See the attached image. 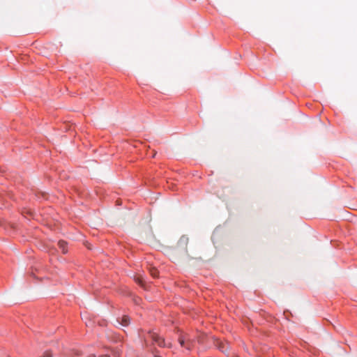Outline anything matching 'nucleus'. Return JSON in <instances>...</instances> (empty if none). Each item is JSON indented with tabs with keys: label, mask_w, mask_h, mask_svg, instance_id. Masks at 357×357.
Segmentation results:
<instances>
[{
	"label": "nucleus",
	"mask_w": 357,
	"mask_h": 357,
	"mask_svg": "<svg viewBox=\"0 0 357 357\" xmlns=\"http://www.w3.org/2000/svg\"><path fill=\"white\" fill-rule=\"evenodd\" d=\"M178 342L181 347L186 348L188 350H191L194 347V340L191 339L188 335L181 336L178 338Z\"/></svg>",
	"instance_id": "nucleus-1"
},
{
	"label": "nucleus",
	"mask_w": 357,
	"mask_h": 357,
	"mask_svg": "<svg viewBox=\"0 0 357 357\" xmlns=\"http://www.w3.org/2000/svg\"><path fill=\"white\" fill-rule=\"evenodd\" d=\"M188 242H189L188 237H187L185 236H182L179 238V240L177 243V246H176L177 249L180 251H183V252L187 253V246H188Z\"/></svg>",
	"instance_id": "nucleus-2"
},
{
	"label": "nucleus",
	"mask_w": 357,
	"mask_h": 357,
	"mask_svg": "<svg viewBox=\"0 0 357 357\" xmlns=\"http://www.w3.org/2000/svg\"><path fill=\"white\" fill-rule=\"evenodd\" d=\"M150 336L153 341L160 347H165V340L163 338L160 337L157 333H153L150 334Z\"/></svg>",
	"instance_id": "nucleus-3"
},
{
	"label": "nucleus",
	"mask_w": 357,
	"mask_h": 357,
	"mask_svg": "<svg viewBox=\"0 0 357 357\" xmlns=\"http://www.w3.org/2000/svg\"><path fill=\"white\" fill-rule=\"evenodd\" d=\"M58 245H59V248L62 250V252L63 254L67 253V252H68L67 248H66L67 243L66 241H62V240L59 241L58 242Z\"/></svg>",
	"instance_id": "nucleus-4"
},
{
	"label": "nucleus",
	"mask_w": 357,
	"mask_h": 357,
	"mask_svg": "<svg viewBox=\"0 0 357 357\" xmlns=\"http://www.w3.org/2000/svg\"><path fill=\"white\" fill-rule=\"evenodd\" d=\"M120 324L123 326H127L130 324V318L127 315H124L121 318V321H119Z\"/></svg>",
	"instance_id": "nucleus-5"
},
{
	"label": "nucleus",
	"mask_w": 357,
	"mask_h": 357,
	"mask_svg": "<svg viewBox=\"0 0 357 357\" xmlns=\"http://www.w3.org/2000/svg\"><path fill=\"white\" fill-rule=\"evenodd\" d=\"M217 346L218 347L219 349H220L222 352H225L227 351V349L225 348L226 344L225 343L218 341L217 342Z\"/></svg>",
	"instance_id": "nucleus-6"
},
{
	"label": "nucleus",
	"mask_w": 357,
	"mask_h": 357,
	"mask_svg": "<svg viewBox=\"0 0 357 357\" xmlns=\"http://www.w3.org/2000/svg\"><path fill=\"white\" fill-rule=\"evenodd\" d=\"M149 272H150V274L153 278H157L158 276V271L155 268H150Z\"/></svg>",
	"instance_id": "nucleus-7"
},
{
	"label": "nucleus",
	"mask_w": 357,
	"mask_h": 357,
	"mask_svg": "<svg viewBox=\"0 0 357 357\" xmlns=\"http://www.w3.org/2000/svg\"><path fill=\"white\" fill-rule=\"evenodd\" d=\"M42 357H52V353L50 351H45Z\"/></svg>",
	"instance_id": "nucleus-8"
},
{
	"label": "nucleus",
	"mask_w": 357,
	"mask_h": 357,
	"mask_svg": "<svg viewBox=\"0 0 357 357\" xmlns=\"http://www.w3.org/2000/svg\"><path fill=\"white\" fill-rule=\"evenodd\" d=\"M135 280H136V282H137V283H139V284H142V280L140 278H139V277H138V278H137L135 279Z\"/></svg>",
	"instance_id": "nucleus-9"
},
{
	"label": "nucleus",
	"mask_w": 357,
	"mask_h": 357,
	"mask_svg": "<svg viewBox=\"0 0 357 357\" xmlns=\"http://www.w3.org/2000/svg\"><path fill=\"white\" fill-rule=\"evenodd\" d=\"M99 357H110V356L107 354H105V355H101Z\"/></svg>",
	"instance_id": "nucleus-10"
},
{
	"label": "nucleus",
	"mask_w": 357,
	"mask_h": 357,
	"mask_svg": "<svg viewBox=\"0 0 357 357\" xmlns=\"http://www.w3.org/2000/svg\"><path fill=\"white\" fill-rule=\"evenodd\" d=\"M89 357H96V356L95 355H91Z\"/></svg>",
	"instance_id": "nucleus-11"
}]
</instances>
